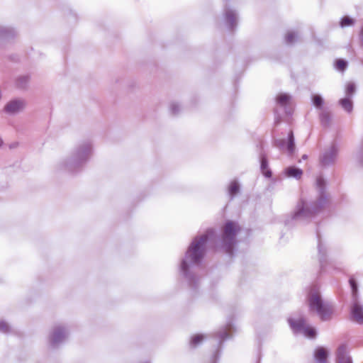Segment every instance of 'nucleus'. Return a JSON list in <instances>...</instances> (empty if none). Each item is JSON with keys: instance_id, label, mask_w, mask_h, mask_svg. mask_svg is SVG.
<instances>
[{"instance_id": "24", "label": "nucleus", "mask_w": 363, "mask_h": 363, "mask_svg": "<svg viewBox=\"0 0 363 363\" xmlns=\"http://www.w3.org/2000/svg\"><path fill=\"white\" fill-rule=\"evenodd\" d=\"M320 118L321 123L324 126H327L329 125V123L330 121V117L329 113L323 111L320 115Z\"/></svg>"}, {"instance_id": "5", "label": "nucleus", "mask_w": 363, "mask_h": 363, "mask_svg": "<svg viewBox=\"0 0 363 363\" xmlns=\"http://www.w3.org/2000/svg\"><path fill=\"white\" fill-rule=\"evenodd\" d=\"M288 322L294 333H302L304 336L309 338H314L316 335L315 328L311 327L306 323L303 318H299L297 320L289 318Z\"/></svg>"}, {"instance_id": "30", "label": "nucleus", "mask_w": 363, "mask_h": 363, "mask_svg": "<svg viewBox=\"0 0 363 363\" xmlns=\"http://www.w3.org/2000/svg\"><path fill=\"white\" fill-rule=\"evenodd\" d=\"M352 23H353V20L348 16H345L342 19V21L340 22V26H341V27H345V26H350Z\"/></svg>"}, {"instance_id": "1", "label": "nucleus", "mask_w": 363, "mask_h": 363, "mask_svg": "<svg viewBox=\"0 0 363 363\" xmlns=\"http://www.w3.org/2000/svg\"><path fill=\"white\" fill-rule=\"evenodd\" d=\"M214 235V230L209 229L205 234L200 237H196L189 245L182 262L181 271L191 286L194 284L195 277L189 272V269L191 266L200 264L205 255L206 245L208 240L213 239Z\"/></svg>"}, {"instance_id": "19", "label": "nucleus", "mask_w": 363, "mask_h": 363, "mask_svg": "<svg viewBox=\"0 0 363 363\" xmlns=\"http://www.w3.org/2000/svg\"><path fill=\"white\" fill-rule=\"evenodd\" d=\"M286 175L288 177H294L298 179L301 177L303 172L301 169L294 167H289L285 170Z\"/></svg>"}, {"instance_id": "16", "label": "nucleus", "mask_w": 363, "mask_h": 363, "mask_svg": "<svg viewBox=\"0 0 363 363\" xmlns=\"http://www.w3.org/2000/svg\"><path fill=\"white\" fill-rule=\"evenodd\" d=\"M328 352L323 347H318L314 352V362L313 363H328L327 361Z\"/></svg>"}, {"instance_id": "6", "label": "nucleus", "mask_w": 363, "mask_h": 363, "mask_svg": "<svg viewBox=\"0 0 363 363\" xmlns=\"http://www.w3.org/2000/svg\"><path fill=\"white\" fill-rule=\"evenodd\" d=\"M91 152V147L90 143H85L81 147H79L75 152L72 160V164H70V169H72V165H81L83 162H84L90 156Z\"/></svg>"}, {"instance_id": "11", "label": "nucleus", "mask_w": 363, "mask_h": 363, "mask_svg": "<svg viewBox=\"0 0 363 363\" xmlns=\"http://www.w3.org/2000/svg\"><path fill=\"white\" fill-rule=\"evenodd\" d=\"M259 147L261 149V152H259V160H260V169L263 175L267 178H270L272 177V172L269 168L268 160L267 157L266 153L263 151L262 143H260Z\"/></svg>"}, {"instance_id": "12", "label": "nucleus", "mask_w": 363, "mask_h": 363, "mask_svg": "<svg viewBox=\"0 0 363 363\" xmlns=\"http://www.w3.org/2000/svg\"><path fill=\"white\" fill-rule=\"evenodd\" d=\"M277 104L285 109V113L287 115L291 113V96L286 94H280L277 96Z\"/></svg>"}, {"instance_id": "14", "label": "nucleus", "mask_w": 363, "mask_h": 363, "mask_svg": "<svg viewBox=\"0 0 363 363\" xmlns=\"http://www.w3.org/2000/svg\"><path fill=\"white\" fill-rule=\"evenodd\" d=\"M337 363H352L350 357L347 355V347L344 345L337 349Z\"/></svg>"}, {"instance_id": "32", "label": "nucleus", "mask_w": 363, "mask_h": 363, "mask_svg": "<svg viewBox=\"0 0 363 363\" xmlns=\"http://www.w3.org/2000/svg\"><path fill=\"white\" fill-rule=\"evenodd\" d=\"M28 82L27 77H21L17 81V85L19 87H23Z\"/></svg>"}, {"instance_id": "33", "label": "nucleus", "mask_w": 363, "mask_h": 363, "mask_svg": "<svg viewBox=\"0 0 363 363\" xmlns=\"http://www.w3.org/2000/svg\"><path fill=\"white\" fill-rule=\"evenodd\" d=\"M170 111H171V113L173 114V115H176L177 113H179V105L175 104V103H172L171 105H170Z\"/></svg>"}, {"instance_id": "2", "label": "nucleus", "mask_w": 363, "mask_h": 363, "mask_svg": "<svg viewBox=\"0 0 363 363\" xmlns=\"http://www.w3.org/2000/svg\"><path fill=\"white\" fill-rule=\"evenodd\" d=\"M316 186L319 191L318 200L309 205L305 203L303 201L299 202L297 205V210L292 217L293 220L301 221L310 219L327 206L328 199L324 191L325 182L321 176L317 177Z\"/></svg>"}, {"instance_id": "7", "label": "nucleus", "mask_w": 363, "mask_h": 363, "mask_svg": "<svg viewBox=\"0 0 363 363\" xmlns=\"http://www.w3.org/2000/svg\"><path fill=\"white\" fill-rule=\"evenodd\" d=\"M274 145L280 150L286 149L289 155H292L295 150V142L293 131L290 130L289 133L287 142H286L284 139L276 140Z\"/></svg>"}, {"instance_id": "15", "label": "nucleus", "mask_w": 363, "mask_h": 363, "mask_svg": "<svg viewBox=\"0 0 363 363\" xmlns=\"http://www.w3.org/2000/svg\"><path fill=\"white\" fill-rule=\"evenodd\" d=\"M225 19L230 29H233L236 25L237 15L236 13L228 8H225Z\"/></svg>"}, {"instance_id": "21", "label": "nucleus", "mask_w": 363, "mask_h": 363, "mask_svg": "<svg viewBox=\"0 0 363 363\" xmlns=\"http://www.w3.org/2000/svg\"><path fill=\"white\" fill-rule=\"evenodd\" d=\"M13 30L10 28L0 27V37L9 38L13 35Z\"/></svg>"}, {"instance_id": "18", "label": "nucleus", "mask_w": 363, "mask_h": 363, "mask_svg": "<svg viewBox=\"0 0 363 363\" xmlns=\"http://www.w3.org/2000/svg\"><path fill=\"white\" fill-rule=\"evenodd\" d=\"M317 237H318V254H319V261H320V265L321 269H323L324 268V262H325V248L322 243V241L320 240V235L318 232L317 233Z\"/></svg>"}, {"instance_id": "27", "label": "nucleus", "mask_w": 363, "mask_h": 363, "mask_svg": "<svg viewBox=\"0 0 363 363\" xmlns=\"http://www.w3.org/2000/svg\"><path fill=\"white\" fill-rule=\"evenodd\" d=\"M204 339V336L203 335H196L194 336L191 340V345L193 347L197 346L201 341Z\"/></svg>"}, {"instance_id": "34", "label": "nucleus", "mask_w": 363, "mask_h": 363, "mask_svg": "<svg viewBox=\"0 0 363 363\" xmlns=\"http://www.w3.org/2000/svg\"><path fill=\"white\" fill-rule=\"evenodd\" d=\"M360 36H361V40L363 44V28H362Z\"/></svg>"}, {"instance_id": "13", "label": "nucleus", "mask_w": 363, "mask_h": 363, "mask_svg": "<svg viewBox=\"0 0 363 363\" xmlns=\"http://www.w3.org/2000/svg\"><path fill=\"white\" fill-rule=\"evenodd\" d=\"M352 318L360 323H363V306L357 303H354L351 309Z\"/></svg>"}, {"instance_id": "20", "label": "nucleus", "mask_w": 363, "mask_h": 363, "mask_svg": "<svg viewBox=\"0 0 363 363\" xmlns=\"http://www.w3.org/2000/svg\"><path fill=\"white\" fill-rule=\"evenodd\" d=\"M339 104L342 108L348 113L352 112L353 108V104L350 97H345L340 100Z\"/></svg>"}, {"instance_id": "3", "label": "nucleus", "mask_w": 363, "mask_h": 363, "mask_svg": "<svg viewBox=\"0 0 363 363\" xmlns=\"http://www.w3.org/2000/svg\"><path fill=\"white\" fill-rule=\"evenodd\" d=\"M309 308L311 311H315L323 320H327L333 313V307L328 302H323L318 289L313 288L308 296Z\"/></svg>"}, {"instance_id": "22", "label": "nucleus", "mask_w": 363, "mask_h": 363, "mask_svg": "<svg viewBox=\"0 0 363 363\" xmlns=\"http://www.w3.org/2000/svg\"><path fill=\"white\" fill-rule=\"evenodd\" d=\"M298 38V34L293 31H289L285 36V41L287 44H292Z\"/></svg>"}, {"instance_id": "31", "label": "nucleus", "mask_w": 363, "mask_h": 363, "mask_svg": "<svg viewBox=\"0 0 363 363\" xmlns=\"http://www.w3.org/2000/svg\"><path fill=\"white\" fill-rule=\"evenodd\" d=\"M10 327L7 323L5 321H0V331L4 333H7L9 332Z\"/></svg>"}, {"instance_id": "4", "label": "nucleus", "mask_w": 363, "mask_h": 363, "mask_svg": "<svg viewBox=\"0 0 363 363\" xmlns=\"http://www.w3.org/2000/svg\"><path fill=\"white\" fill-rule=\"evenodd\" d=\"M240 230L239 225L233 221L226 222L223 227L220 247L230 256L233 254V248L236 244L235 237Z\"/></svg>"}, {"instance_id": "26", "label": "nucleus", "mask_w": 363, "mask_h": 363, "mask_svg": "<svg viewBox=\"0 0 363 363\" xmlns=\"http://www.w3.org/2000/svg\"><path fill=\"white\" fill-rule=\"evenodd\" d=\"M355 84L354 83H349L346 86L345 94L347 97H350L355 92Z\"/></svg>"}, {"instance_id": "17", "label": "nucleus", "mask_w": 363, "mask_h": 363, "mask_svg": "<svg viewBox=\"0 0 363 363\" xmlns=\"http://www.w3.org/2000/svg\"><path fill=\"white\" fill-rule=\"evenodd\" d=\"M231 328L232 326L230 325H228L225 328H222L215 334L218 344H221L223 340L230 337V331Z\"/></svg>"}, {"instance_id": "10", "label": "nucleus", "mask_w": 363, "mask_h": 363, "mask_svg": "<svg viewBox=\"0 0 363 363\" xmlns=\"http://www.w3.org/2000/svg\"><path fill=\"white\" fill-rule=\"evenodd\" d=\"M25 102L21 99H14L9 101L4 108L6 113L10 114L16 113L23 109Z\"/></svg>"}, {"instance_id": "35", "label": "nucleus", "mask_w": 363, "mask_h": 363, "mask_svg": "<svg viewBox=\"0 0 363 363\" xmlns=\"http://www.w3.org/2000/svg\"><path fill=\"white\" fill-rule=\"evenodd\" d=\"M302 158H303V160H306V159L307 158V155H303V157H302Z\"/></svg>"}, {"instance_id": "25", "label": "nucleus", "mask_w": 363, "mask_h": 363, "mask_svg": "<svg viewBox=\"0 0 363 363\" xmlns=\"http://www.w3.org/2000/svg\"><path fill=\"white\" fill-rule=\"evenodd\" d=\"M347 66V62L342 59H339L336 61L335 67L339 71H344Z\"/></svg>"}, {"instance_id": "28", "label": "nucleus", "mask_w": 363, "mask_h": 363, "mask_svg": "<svg viewBox=\"0 0 363 363\" xmlns=\"http://www.w3.org/2000/svg\"><path fill=\"white\" fill-rule=\"evenodd\" d=\"M313 103L315 106H316L318 108H320L322 107V105L323 104V100L322 97L319 95H314L313 96Z\"/></svg>"}, {"instance_id": "9", "label": "nucleus", "mask_w": 363, "mask_h": 363, "mask_svg": "<svg viewBox=\"0 0 363 363\" xmlns=\"http://www.w3.org/2000/svg\"><path fill=\"white\" fill-rule=\"evenodd\" d=\"M67 334L65 328L57 326L54 328L50 336V343L55 347L61 343L67 337Z\"/></svg>"}, {"instance_id": "23", "label": "nucleus", "mask_w": 363, "mask_h": 363, "mask_svg": "<svg viewBox=\"0 0 363 363\" xmlns=\"http://www.w3.org/2000/svg\"><path fill=\"white\" fill-rule=\"evenodd\" d=\"M229 194L231 197L234 196L239 191V184L237 182H232L229 186Z\"/></svg>"}, {"instance_id": "8", "label": "nucleus", "mask_w": 363, "mask_h": 363, "mask_svg": "<svg viewBox=\"0 0 363 363\" xmlns=\"http://www.w3.org/2000/svg\"><path fill=\"white\" fill-rule=\"evenodd\" d=\"M338 148L335 144H333L330 147L326 150L320 157V162L323 166H328L333 164L337 158Z\"/></svg>"}, {"instance_id": "36", "label": "nucleus", "mask_w": 363, "mask_h": 363, "mask_svg": "<svg viewBox=\"0 0 363 363\" xmlns=\"http://www.w3.org/2000/svg\"><path fill=\"white\" fill-rule=\"evenodd\" d=\"M2 143H3V141H2L1 138H0V146L2 145Z\"/></svg>"}, {"instance_id": "29", "label": "nucleus", "mask_w": 363, "mask_h": 363, "mask_svg": "<svg viewBox=\"0 0 363 363\" xmlns=\"http://www.w3.org/2000/svg\"><path fill=\"white\" fill-rule=\"evenodd\" d=\"M349 282H350V286L352 288V295H353L354 298L356 299V296H357V284L354 279L352 277H351L350 279Z\"/></svg>"}]
</instances>
